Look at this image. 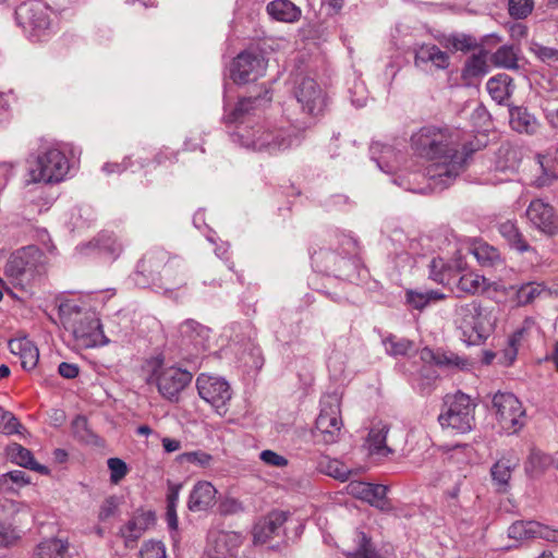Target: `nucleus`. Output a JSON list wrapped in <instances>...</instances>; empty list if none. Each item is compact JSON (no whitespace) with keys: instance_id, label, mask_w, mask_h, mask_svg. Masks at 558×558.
I'll return each instance as SVG.
<instances>
[{"instance_id":"obj_1","label":"nucleus","mask_w":558,"mask_h":558,"mask_svg":"<svg viewBox=\"0 0 558 558\" xmlns=\"http://www.w3.org/2000/svg\"><path fill=\"white\" fill-rule=\"evenodd\" d=\"M459 131L422 128L411 138L413 149L432 161L426 175L434 189L447 187L464 169L469 154L460 143Z\"/></svg>"},{"instance_id":"obj_2","label":"nucleus","mask_w":558,"mask_h":558,"mask_svg":"<svg viewBox=\"0 0 558 558\" xmlns=\"http://www.w3.org/2000/svg\"><path fill=\"white\" fill-rule=\"evenodd\" d=\"M497 316L493 307L478 301L458 305L454 310V325L468 344H480L494 331Z\"/></svg>"},{"instance_id":"obj_3","label":"nucleus","mask_w":558,"mask_h":558,"mask_svg":"<svg viewBox=\"0 0 558 558\" xmlns=\"http://www.w3.org/2000/svg\"><path fill=\"white\" fill-rule=\"evenodd\" d=\"M475 403L462 392L448 396L438 416L442 429L460 435L471 432L475 425Z\"/></svg>"},{"instance_id":"obj_4","label":"nucleus","mask_w":558,"mask_h":558,"mask_svg":"<svg viewBox=\"0 0 558 558\" xmlns=\"http://www.w3.org/2000/svg\"><path fill=\"white\" fill-rule=\"evenodd\" d=\"M44 268V254L33 245L19 248L8 257L3 274L14 286H23L34 279Z\"/></svg>"},{"instance_id":"obj_5","label":"nucleus","mask_w":558,"mask_h":558,"mask_svg":"<svg viewBox=\"0 0 558 558\" xmlns=\"http://www.w3.org/2000/svg\"><path fill=\"white\" fill-rule=\"evenodd\" d=\"M240 138L247 148L268 154L283 151L298 142V137L292 135L291 132L282 129H270L263 124L243 130Z\"/></svg>"},{"instance_id":"obj_6","label":"nucleus","mask_w":558,"mask_h":558,"mask_svg":"<svg viewBox=\"0 0 558 558\" xmlns=\"http://www.w3.org/2000/svg\"><path fill=\"white\" fill-rule=\"evenodd\" d=\"M490 411L498 427L508 435L515 434L525 425V409L512 392L494 393Z\"/></svg>"},{"instance_id":"obj_7","label":"nucleus","mask_w":558,"mask_h":558,"mask_svg":"<svg viewBox=\"0 0 558 558\" xmlns=\"http://www.w3.org/2000/svg\"><path fill=\"white\" fill-rule=\"evenodd\" d=\"M69 170L65 155L56 148L47 149L28 160L29 182L53 183L61 181Z\"/></svg>"},{"instance_id":"obj_8","label":"nucleus","mask_w":558,"mask_h":558,"mask_svg":"<svg viewBox=\"0 0 558 558\" xmlns=\"http://www.w3.org/2000/svg\"><path fill=\"white\" fill-rule=\"evenodd\" d=\"M15 17L17 24L34 40H41L50 32V10L40 1L21 4L15 11Z\"/></svg>"},{"instance_id":"obj_9","label":"nucleus","mask_w":558,"mask_h":558,"mask_svg":"<svg viewBox=\"0 0 558 558\" xmlns=\"http://www.w3.org/2000/svg\"><path fill=\"white\" fill-rule=\"evenodd\" d=\"M196 387L199 397L213 408L217 415L222 417L228 413L232 390L225 378L201 374L196 379Z\"/></svg>"},{"instance_id":"obj_10","label":"nucleus","mask_w":558,"mask_h":558,"mask_svg":"<svg viewBox=\"0 0 558 558\" xmlns=\"http://www.w3.org/2000/svg\"><path fill=\"white\" fill-rule=\"evenodd\" d=\"M342 426L340 402L337 397L328 396L322 401L314 436L324 444H335L340 437Z\"/></svg>"},{"instance_id":"obj_11","label":"nucleus","mask_w":558,"mask_h":558,"mask_svg":"<svg viewBox=\"0 0 558 558\" xmlns=\"http://www.w3.org/2000/svg\"><path fill=\"white\" fill-rule=\"evenodd\" d=\"M151 376L160 395L170 401L178 400L179 395L192 380L190 372L175 366H165L159 360L156 361Z\"/></svg>"},{"instance_id":"obj_12","label":"nucleus","mask_w":558,"mask_h":558,"mask_svg":"<svg viewBox=\"0 0 558 558\" xmlns=\"http://www.w3.org/2000/svg\"><path fill=\"white\" fill-rule=\"evenodd\" d=\"M267 63L259 53L242 52L233 61L231 78L236 84L256 81L266 72Z\"/></svg>"},{"instance_id":"obj_13","label":"nucleus","mask_w":558,"mask_h":558,"mask_svg":"<svg viewBox=\"0 0 558 558\" xmlns=\"http://www.w3.org/2000/svg\"><path fill=\"white\" fill-rule=\"evenodd\" d=\"M526 217L534 228L546 235L558 234V213L542 199H534L526 209Z\"/></svg>"},{"instance_id":"obj_14","label":"nucleus","mask_w":558,"mask_h":558,"mask_svg":"<svg viewBox=\"0 0 558 558\" xmlns=\"http://www.w3.org/2000/svg\"><path fill=\"white\" fill-rule=\"evenodd\" d=\"M241 542L236 532L214 529L208 533L206 553L210 558H227L236 553Z\"/></svg>"},{"instance_id":"obj_15","label":"nucleus","mask_w":558,"mask_h":558,"mask_svg":"<svg viewBox=\"0 0 558 558\" xmlns=\"http://www.w3.org/2000/svg\"><path fill=\"white\" fill-rule=\"evenodd\" d=\"M295 98L302 110L311 116H317L325 108V97L317 83L310 77H304L295 87Z\"/></svg>"},{"instance_id":"obj_16","label":"nucleus","mask_w":558,"mask_h":558,"mask_svg":"<svg viewBox=\"0 0 558 558\" xmlns=\"http://www.w3.org/2000/svg\"><path fill=\"white\" fill-rule=\"evenodd\" d=\"M80 318L72 325V331L76 340L85 347H94L100 342L104 337L100 322L94 314L76 313Z\"/></svg>"},{"instance_id":"obj_17","label":"nucleus","mask_w":558,"mask_h":558,"mask_svg":"<svg viewBox=\"0 0 558 558\" xmlns=\"http://www.w3.org/2000/svg\"><path fill=\"white\" fill-rule=\"evenodd\" d=\"M288 513L276 510L260 519L253 529V538L255 544H265L275 536H279Z\"/></svg>"},{"instance_id":"obj_18","label":"nucleus","mask_w":558,"mask_h":558,"mask_svg":"<svg viewBox=\"0 0 558 558\" xmlns=\"http://www.w3.org/2000/svg\"><path fill=\"white\" fill-rule=\"evenodd\" d=\"M155 514L150 511H137L120 529V535L126 547H133L137 539L155 524Z\"/></svg>"},{"instance_id":"obj_19","label":"nucleus","mask_w":558,"mask_h":558,"mask_svg":"<svg viewBox=\"0 0 558 558\" xmlns=\"http://www.w3.org/2000/svg\"><path fill=\"white\" fill-rule=\"evenodd\" d=\"M449 63L448 53L434 44H423L415 49L414 64L417 68L432 64L437 70H445Z\"/></svg>"},{"instance_id":"obj_20","label":"nucleus","mask_w":558,"mask_h":558,"mask_svg":"<svg viewBox=\"0 0 558 558\" xmlns=\"http://www.w3.org/2000/svg\"><path fill=\"white\" fill-rule=\"evenodd\" d=\"M179 332L186 345H193L196 350H205L208 347L210 330L193 319L182 323Z\"/></svg>"},{"instance_id":"obj_21","label":"nucleus","mask_w":558,"mask_h":558,"mask_svg":"<svg viewBox=\"0 0 558 558\" xmlns=\"http://www.w3.org/2000/svg\"><path fill=\"white\" fill-rule=\"evenodd\" d=\"M509 123L513 131L526 135L536 134L541 128L537 118L523 107H511L509 109Z\"/></svg>"},{"instance_id":"obj_22","label":"nucleus","mask_w":558,"mask_h":558,"mask_svg":"<svg viewBox=\"0 0 558 558\" xmlns=\"http://www.w3.org/2000/svg\"><path fill=\"white\" fill-rule=\"evenodd\" d=\"M389 425L384 422L374 424L366 439V448L371 456L385 458L391 454L392 449L386 445Z\"/></svg>"},{"instance_id":"obj_23","label":"nucleus","mask_w":558,"mask_h":558,"mask_svg":"<svg viewBox=\"0 0 558 558\" xmlns=\"http://www.w3.org/2000/svg\"><path fill=\"white\" fill-rule=\"evenodd\" d=\"M217 489L207 481H201L195 484L189 498V509L191 511H204L210 508L216 500Z\"/></svg>"},{"instance_id":"obj_24","label":"nucleus","mask_w":558,"mask_h":558,"mask_svg":"<svg viewBox=\"0 0 558 558\" xmlns=\"http://www.w3.org/2000/svg\"><path fill=\"white\" fill-rule=\"evenodd\" d=\"M543 291V286L536 282L505 288L508 300L513 306H525L532 303Z\"/></svg>"},{"instance_id":"obj_25","label":"nucleus","mask_w":558,"mask_h":558,"mask_svg":"<svg viewBox=\"0 0 558 558\" xmlns=\"http://www.w3.org/2000/svg\"><path fill=\"white\" fill-rule=\"evenodd\" d=\"M490 288L497 291L496 283H490L484 276L474 271L462 274L456 284L458 292L471 295L484 293Z\"/></svg>"},{"instance_id":"obj_26","label":"nucleus","mask_w":558,"mask_h":558,"mask_svg":"<svg viewBox=\"0 0 558 558\" xmlns=\"http://www.w3.org/2000/svg\"><path fill=\"white\" fill-rule=\"evenodd\" d=\"M518 464L519 460L515 458H501L492 466V478L498 492L507 493L509 490L511 475Z\"/></svg>"},{"instance_id":"obj_27","label":"nucleus","mask_w":558,"mask_h":558,"mask_svg":"<svg viewBox=\"0 0 558 558\" xmlns=\"http://www.w3.org/2000/svg\"><path fill=\"white\" fill-rule=\"evenodd\" d=\"M347 492L359 499L377 505L386 497L387 488L383 485L353 481L348 484Z\"/></svg>"},{"instance_id":"obj_28","label":"nucleus","mask_w":558,"mask_h":558,"mask_svg":"<svg viewBox=\"0 0 558 558\" xmlns=\"http://www.w3.org/2000/svg\"><path fill=\"white\" fill-rule=\"evenodd\" d=\"M7 452L12 462L19 464L20 466L29 469L41 475L50 474V470L46 465L38 463L31 450L23 447L22 445L14 442L8 447Z\"/></svg>"},{"instance_id":"obj_29","label":"nucleus","mask_w":558,"mask_h":558,"mask_svg":"<svg viewBox=\"0 0 558 558\" xmlns=\"http://www.w3.org/2000/svg\"><path fill=\"white\" fill-rule=\"evenodd\" d=\"M10 351L19 355L25 369H33L39 360L37 347L27 338L13 339L9 342Z\"/></svg>"},{"instance_id":"obj_30","label":"nucleus","mask_w":558,"mask_h":558,"mask_svg":"<svg viewBox=\"0 0 558 558\" xmlns=\"http://www.w3.org/2000/svg\"><path fill=\"white\" fill-rule=\"evenodd\" d=\"M510 538L517 541H524L533 537H549L548 527L542 525L536 521H517L508 529Z\"/></svg>"},{"instance_id":"obj_31","label":"nucleus","mask_w":558,"mask_h":558,"mask_svg":"<svg viewBox=\"0 0 558 558\" xmlns=\"http://www.w3.org/2000/svg\"><path fill=\"white\" fill-rule=\"evenodd\" d=\"M486 88L497 104H504L511 97L514 87L509 75L499 74L488 80Z\"/></svg>"},{"instance_id":"obj_32","label":"nucleus","mask_w":558,"mask_h":558,"mask_svg":"<svg viewBox=\"0 0 558 558\" xmlns=\"http://www.w3.org/2000/svg\"><path fill=\"white\" fill-rule=\"evenodd\" d=\"M268 14L280 22L293 23L300 19L301 10L290 0H274L267 5Z\"/></svg>"},{"instance_id":"obj_33","label":"nucleus","mask_w":558,"mask_h":558,"mask_svg":"<svg viewBox=\"0 0 558 558\" xmlns=\"http://www.w3.org/2000/svg\"><path fill=\"white\" fill-rule=\"evenodd\" d=\"M68 548L69 544L62 539H45L36 546L32 558H63Z\"/></svg>"},{"instance_id":"obj_34","label":"nucleus","mask_w":558,"mask_h":558,"mask_svg":"<svg viewBox=\"0 0 558 558\" xmlns=\"http://www.w3.org/2000/svg\"><path fill=\"white\" fill-rule=\"evenodd\" d=\"M422 359L427 360L432 359L434 362L447 368H457V369H465L469 366V362L466 359H463L452 352H437L434 353L432 350L424 349L422 351Z\"/></svg>"},{"instance_id":"obj_35","label":"nucleus","mask_w":558,"mask_h":558,"mask_svg":"<svg viewBox=\"0 0 558 558\" xmlns=\"http://www.w3.org/2000/svg\"><path fill=\"white\" fill-rule=\"evenodd\" d=\"M499 232L508 241L510 246L517 250L518 252H534V248H532L526 243L523 235L520 233L519 229L512 221L502 222L499 226Z\"/></svg>"},{"instance_id":"obj_36","label":"nucleus","mask_w":558,"mask_h":558,"mask_svg":"<svg viewBox=\"0 0 558 558\" xmlns=\"http://www.w3.org/2000/svg\"><path fill=\"white\" fill-rule=\"evenodd\" d=\"M445 299V294L437 290L407 291V302L416 310H422L427 306L430 302L439 301Z\"/></svg>"},{"instance_id":"obj_37","label":"nucleus","mask_w":558,"mask_h":558,"mask_svg":"<svg viewBox=\"0 0 558 558\" xmlns=\"http://www.w3.org/2000/svg\"><path fill=\"white\" fill-rule=\"evenodd\" d=\"M472 253L482 266H493L500 260L499 252L484 242L475 243Z\"/></svg>"},{"instance_id":"obj_38","label":"nucleus","mask_w":558,"mask_h":558,"mask_svg":"<svg viewBox=\"0 0 558 558\" xmlns=\"http://www.w3.org/2000/svg\"><path fill=\"white\" fill-rule=\"evenodd\" d=\"M488 72L486 54L481 52L473 54L465 63L462 76L464 78H473L482 76Z\"/></svg>"},{"instance_id":"obj_39","label":"nucleus","mask_w":558,"mask_h":558,"mask_svg":"<svg viewBox=\"0 0 558 558\" xmlns=\"http://www.w3.org/2000/svg\"><path fill=\"white\" fill-rule=\"evenodd\" d=\"M429 278L440 284H449L451 268L440 258H433L429 263Z\"/></svg>"},{"instance_id":"obj_40","label":"nucleus","mask_w":558,"mask_h":558,"mask_svg":"<svg viewBox=\"0 0 558 558\" xmlns=\"http://www.w3.org/2000/svg\"><path fill=\"white\" fill-rule=\"evenodd\" d=\"M359 547L354 551H348L345 555L348 558H383L379 553L375 550L372 545L371 538L365 533H357Z\"/></svg>"},{"instance_id":"obj_41","label":"nucleus","mask_w":558,"mask_h":558,"mask_svg":"<svg viewBox=\"0 0 558 558\" xmlns=\"http://www.w3.org/2000/svg\"><path fill=\"white\" fill-rule=\"evenodd\" d=\"M384 347L388 354L392 356L407 355L413 349L412 341L398 338L397 336H389L384 340Z\"/></svg>"},{"instance_id":"obj_42","label":"nucleus","mask_w":558,"mask_h":558,"mask_svg":"<svg viewBox=\"0 0 558 558\" xmlns=\"http://www.w3.org/2000/svg\"><path fill=\"white\" fill-rule=\"evenodd\" d=\"M167 255L161 251H154L147 253L138 264V269L142 272L153 274L165 264Z\"/></svg>"},{"instance_id":"obj_43","label":"nucleus","mask_w":558,"mask_h":558,"mask_svg":"<svg viewBox=\"0 0 558 558\" xmlns=\"http://www.w3.org/2000/svg\"><path fill=\"white\" fill-rule=\"evenodd\" d=\"M181 485H170L167 496V521L170 529L175 530L178 527L177 517V504L179 500V492Z\"/></svg>"},{"instance_id":"obj_44","label":"nucleus","mask_w":558,"mask_h":558,"mask_svg":"<svg viewBox=\"0 0 558 558\" xmlns=\"http://www.w3.org/2000/svg\"><path fill=\"white\" fill-rule=\"evenodd\" d=\"M495 65L512 69L517 68V53L510 46L500 47L492 57Z\"/></svg>"},{"instance_id":"obj_45","label":"nucleus","mask_w":558,"mask_h":558,"mask_svg":"<svg viewBox=\"0 0 558 558\" xmlns=\"http://www.w3.org/2000/svg\"><path fill=\"white\" fill-rule=\"evenodd\" d=\"M259 98H244L241 99L233 110L226 117L228 122L235 123L242 121L244 116L248 113L252 109L256 108L257 102H259Z\"/></svg>"},{"instance_id":"obj_46","label":"nucleus","mask_w":558,"mask_h":558,"mask_svg":"<svg viewBox=\"0 0 558 558\" xmlns=\"http://www.w3.org/2000/svg\"><path fill=\"white\" fill-rule=\"evenodd\" d=\"M178 460L181 463L187 462V463H192L197 466H201V468H209L214 461V458L211 454H209L205 451L196 450V451H190V452H184V453L180 454L178 457Z\"/></svg>"},{"instance_id":"obj_47","label":"nucleus","mask_w":558,"mask_h":558,"mask_svg":"<svg viewBox=\"0 0 558 558\" xmlns=\"http://www.w3.org/2000/svg\"><path fill=\"white\" fill-rule=\"evenodd\" d=\"M539 107L549 125L558 130V98H543Z\"/></svg>"},{"instance_id":"obj_48","label":"nucleus","mask_w":558,"mask_h":558,"mask_svg":"<svg viewBox=\"0 0 558 558\" xmlns=\"http://www.w3.org/2000/svg\"><path fill=\"white\" fill-rule=\"evenodd\" d=\"M324 471L327 475L341 482H345L351 474L350 469L337 459L328 460Z\"/></svg>"},{"instance_id":"obj_49","label":"nucleus","mask_w":558,"mask_h":558,"mask_svg":"<svg viewBox=\"0 0 558 558\" xmlns=\"http://www.w3.org/2000/svg\"><path fill=\"white\" fill-rule=\"evenodd\" d=\"M22 425L17 418L0 407V433L4 435L19 434Z\"/></svg>"},{"instance_id":"obj_50","label":"nucleus","mask_w":558,"mask_h":558,"mask_svg":"<svg viewBox=\"0 0 558 558\" xmlns=\"http://www.w3.org/2000/svg\"><path fill=\"white\" fill-rule=\"evenodd\" d=\"M530 50L543 62L554 65L558 63V50L533 43Z\"/></svg>"},{"instance_id":"obj_51","label":"nucleus","mask_w":558,"mask_h":558,"mask_svg":"<svg viewBox=\"0 0 558 558\" xmlns=\"http://www.w3.org/2000/svg\"><path fill=\"white\" fill-rule=\"evenodd\" d=\"M533 8V0H509V14L518 20L525 19Z\"/></svg>"},{"instance_id":"obj_52","label":"nucleus","mask_w":558,"mask_h":558,"mask_svg":"<svg viewBox=\"0 0 558 558\" xmlns=\"http://www.w3.org/2000/svg\"><path fill=\"white\" fill-rule=\"evenodd\" d=\"M141 558H166V547L159 541L145 542L140 551Z\"/></svg>"},{"instance_id":"obj_53","label":"nucleus","mask_w":558,"mask_h":558,"mask_svg":"<svg viewBox=\"0 0 558 558\" xmlns=\"http://www.w3.org/2000/svg\"><path fill=\"white\" fill-rule=\"evenodd\" d=\"M107 463L111 483L118 484L128 473L126 463L119 458H110Z\"/></svg>"},{"instance_id":"obj_54","label":"nucleus","mask_w":558,"mask_h":558,"mask_svg":"<svg viewBox=\"0 0 558 558\" xmlns=\"http://www.w3.org/2000/svg\"><path fill=\"white\" fill-rule=\"evenodd\" d=\"M474 45V41L471 37L462 35V36H451L446 38L444 41V46L446 48H451L456 51H464L470 50Z\"/></svg>"},{"instance_id":"obj_55","label":"nucleus","mask_w":558,"mask_h":558,"mask_svg":"<svg viewBox=\"0 0 558 558\" xmlns=\"http://www.w3.org/2000/svg\"><path fill=\"white\" fill-rule=\"evenodd\" d=\"M539 167L542 168L543 175L538 178V184H548L553 179L558 178L555 168L550 165V160L543 155L537 156Z\"/></svg>"},{"instance_id":"obj_56","label":"nucleus","mask_w":558,"mask_h":558,"mask_svg":"<svg viewBox=\"0 0 558 558\" xmlns=\"http://www.w3.org/2000/svg\"><path fill=\"white\" fill-rule=\"evenodd\" d=\"M519 345V342L509 338L507 345L500 352L499 362L505 366H510L517 359Z\"/></svg>"},{"instance_id":"obj_57","label":"nucleus","mask_w":558,"mask_h":558,"mask_svg":"<svg viewBox=\"0 0 558 558\" xmlns=\"http://www.w3.org/2000/svg\"><path fill=\"white\" fill-rule=\"evenodd\" d=\"M75 435L83 441L89 442L95 436L87 429V421L83 416H78L73 422Z\"/></svg>"},{"instance_id":"obj_58","label":"nucleus","mask_w":558,"mask_h":558,"mask_svg":"<svg viewBox=\"0 0 558 558\" xmlns=\"http://www.w3.org/2000/svg\"><path fill=\"white\" fill-rule=\"evenodd\" d=\"M119 508V500L117 497L107 498L100 507L99 510V519L105 521L111 517H113Z\"/></svg>"},{"instance_id":"obj_59","label":"nucleus","mask_w":558,"mask_h":558,"mask_svg":"<svg viewBox=\"0 0 558 558\" xmlns=\"http://www.w3.org/2000/svg\"><path fill=\"white\" fill-rule=\"evenodd\" d=\"M535 329H537L535 320L532 317H527L523 320L522 326L515 330L510 338H512V341L520 343L525 336H529Z\"/></svg>"},{"instance_id":"obj_60","label":"nucleus","mask_w":558,"mask_h":558,"mask_svg":"<svg viewBox=\"0 0 558 558\" xmlns=\"http://www.w3.org/2000/svg\"><path fill=\"white\" fill-rule=\"evenodd\" d=\"M529 462L535 470H544L551 464V458L542 451L533 450L529 457Z\"/></svg>"},{"instance_id":"obj_61","label":"nucleus","mask_w":558,"mask_h":558,"mask_svg":"<svg viewBox=\"0 0 558 558\" xmlns=\"http://www.w3.org/2000/svg\"><path fill=\"white\" fill-rule=\"evenodd\" d=\"M259 457L264 463L271 466L282 468L288 464V460L283 456H280L272 450H264L260 452Z\"/></svg>"},{"instance_id":"obj_62","label":"nucleus","mask_w":558,"mask_h":558,"mask_svg":"<svg viewBox=\"0 0 558 558\" xmlns=\"http://www.w3.org/2000/svg\"><path fill=\"white\" fill-rule=\"evenodd\" d=\"M19 538L16 531L10 526L0 523V547L14 544Z\"/></svg>"},{"instance_id":"obj_63","label":"nucleus","mask_w":558,"mask_h":558,"mask_svg":"<svg viewBox=\"0 0 558 558\" xmlns=\"http://www.w3.org/2000/svg\"><path fill=\"white\" fill-rule=\"evenodd\" d=\"M242 509V504L233 497H226L219 505V510L223 514H234Z\"/></svg>"},{"instance_id":"obj_64","label":"nucleus","mask_w":558,"mask_h":558,"mask_svg":"<svg viewBox=\"0 0 558 558\" xmlns=\"http://www.w3.org/2000/svg\"><path fill=\"white\" fill-rule=\"evenodd\" d=\"M59 374L68 379L75 378L78 375V366L76 364L63 362L58 367Z\"/></svg>"}]
</instances>
